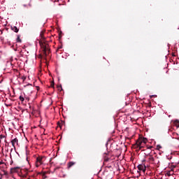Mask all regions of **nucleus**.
Here are the masks:
<instances>
[{
	"mask_svg": "<svg viewBox=\"0 0 179 179\" xmlns=\"http://www.w3.org/2000/svg\"><path fill=\"white\" fill-rule=\"evenodd\" d=\"M41 47L42 48L43 54L45 57H47L50 54V45L46 43H41L40 42Z\"/></svg>",
	"mask_w": 179,
	"mask_h": 179,
	"instance_id": "1",
	"label": "nucleus"
},
{
	"mask_svg": "<svg viewBox=\"0 0 179 179\" xmlns=\"http://www.w3.org/2000/svg\"><path fill=\"white\" fill-rule=\"evenodd\" d=\"M148 143V138H139L138 140H137V141H136V144L134 145V147L136 149L139 148V150H141L142 149V148H143L141 145H142V143Z\"/></svg>",
	"mask_w": 179,
	"mask_h": 179,
	"instance_id": "2",
	"label": "nucleus"
},
{
	"mask_svg": "<svg viewBox=\"0 0 179 179\" xmlns=\"http://www.w3.org/2000/svg\"><path fill=\"white\" fill-rule=\"evenodd\" d=\"M45 160V157L44 156H38L36 159V167H40L43 163H44V161Z\"/></svg>",
	"mask_w": 179,
	"mask_h": 179,
	"instance_id": "3",
	"label": "nucleus"
},
{
	"mask_svg": "<svg viewBox=\"0 0 179 179\" xmlns=\"http://www.w3.org/2000/svg\"><path fill=\"white\" fill-rule=\"evenodd\" d=\"M145 162H146V160H143V164H139L138 166V169L141 171H143L145 173V171H146V165H145Z\"/></svg>",
	"mask_w": 179,
	"mask_h": 179,
	"instance_id": "4",
	"label": "nucleus"
},
{
	"mask_svg": "<svg viewBox=\"0 0 179 179\" xmlns=\"http://www.w3.org/2000/svg\"><path fill=\"white\" fill-rule=\"evenodd\" d=\"M32 5H31V2H29L28 4H24L22 6V9H29L30 8H31Z\"/></svg>",
	"mask_w": 179,
	"mask_h": 179,
	"instance_id": "5",
	"label": "nucleus"
},
{
	"mask_svg": "<svg viewBox=\"0 0 179 179\" xmlns=\"http://www.w3.org/2000/svg\"><path fill=\"white\" fill-rule=\"evenodd\" d=\"M146 156H149V160L150 162H155V158L153 157V156H152V155H150V152H148V154H145Z\"/></svg>",
	"mask_w": 179,
	"mask_h": 179,
	"instance_id": "6",
	"label": "nucleus"
},
{
	"mask_svg": "<svg viewBox=\"0 0 179 179\" xmlns=\"http://www.w3.org/2000/svg\"><path fill=\"white\" fill-rule=\"evenodd\" d=\"M20 169V167H14L10 169L11 173H17V171Z\"/></svg>",
	"mask_w": 179,
	"mask_h": 179,
	"instance_id": "7",
	"label": "nucleus"
},
{
	"mask_svg": "<svg viewBox=\"0 0 179 179\" xmlns=\"http://www.w3.org/2000/svg\"><path fill=\"white\" fill-rule=\"evenodd\" d=\"M17 142H18L17 138H14L11 141V143L13 148H15V143H17Z\"/></svg>",
	"mask_w": 179,
	"mask_h": 179,
	"instance_id": "8",
	"label": "nucleus"
},
{
	"mask_svg": "<svg viewBox=\"0 0 179 179\" xmlns=\"http://www.w3.org/2000/svg\"><path fill=\"white\" fill-rule=\"evenodd\" d=\"M11 29L13 30V31H15V33L19 32V29H17V27H12Z\"/></svg>",
	"mask_w": 179,
	"mask_h": 179,
	"instance_id": "9",
	"label": "nucleus"
},
{
	"mask_svg": "<svg viewBox=\"0 0 179 179\" xmlns=\"http://www.w3.org/2000/svg\"><path fill=\"white\" fill-rule=\"evenodd\" d=\"M72 166H75V162H69V164H68V168H69V169H71V167H72Z\"/></svg>",
	"mask_w": 179,
	"mask_h": 179,
	"instance_id": "10",
	"label": "nucleus"
},
{
	"mask_svg": "<svg viewBox=\"0 0 179 179\" xmlns=\"http://www.w3.org/2000/svg\"><path fill=\"white\" fill-rule=\"evenodd\" d=\"M40 36L42 40H45V38L44 37V31H41Z\"/></svg>",
	"mask_w": 179,
	"mask_h": 179,
	"instance_id": "11",
	"label": "nucleus"
},
{
	"mask_svg": "<svg viewBox=\"0 0 179 179\" xmlns=\"http://www.w3.org/2000/svg\"><path fill=\"white\" fill-rule=\"evenodd\" d=\"M17 43H22V39H20V36H17Z\"/></svg>",
	"mask_w": 179,
	"mask_h": 179,
	"instance_id": "12",
	"label": "nucleus"
},
{
	"mask_svg": "<svg viewBox=\"0 0 179 179\" xmlns=\"http://www.w3.org/2000/svg\"><path fill=\"white\" fill-rule=\"evenodd\" d=\"M57 89L59 92H62V85H57Z\"/></svg>",
	"mask_w": 179,
	"mask_h": 179,
	"instance_id": "13",
	"label": "nucleus"
},
{
	"mask_svg": "<svg viewBox=\"0 0 179 179\" xmlns=\"http://www.w3.org/2000/svg\"><path fill=\"white\" fill-rule=\"evenodd\" d=\"M50 87H55V83H54V81H52L51 83H50Z\"/></svg>",
	"mask_w": 179,
	"mask_h": 179,
	"instance_id": "14",
	"label": "nucleus"
},
{
	"mask_svg": "<svg viewBox=\"0 0 179 179\" xmlns=\"http://www.w3.org/2000/svg\"><path fill=\"white\" fill-rule=\"evenodd\" d=\"M19 99H20V101H24V98L23 96H20Z\"/></svg>",
	"mask_w": 179,
	"mask_h": 179,
	"instance_id": "15",
	"label": "nucleus"
},
{
	"mask_svg": "<svg viewBox=\"0 0 179 179\" xmlns=\"http://www.w3.org/2000/svg\"><path fill=\"white\" fill-rule=\"evenodd\" d=\"M167 176H168V177H170V176H171V173L170 172H168Z\"/></svg>",
	"mask_w": 179,
	"mask_h": 179,
	"instance_id": "16",
	"label": "nucleus"
},
{
	"mask_svg": "<svg viewBox=\"0 0 179 179\" xmlns=\"http://www.w3.org/2000/svg\"><path fill=\"white\" fill-rule=\"evenodd\" d=\"M157 148H158L159 149H162V146L161 145H157Z\"/></svg>",
	"mask_w": 179,
	"mask_h": 179,
	"instance_id": "17",
	"label": "nucleus"
},
{
	"mask_svg": "<svg viewBox=\"0 0 179 179\" xmlns=\"http://www.w3.org/2000/svg\"><path fill=\"white\" fill-rule=\"evenodd\" d=\"M22 79L23 80H26V77H22Z\"/></svg>",
	"mask_w": 179,
	"mask_h": 179,
	"instance_id": "18",
	"label": "nucleus"
},
{
	"mask_svg": "<svg viewBox=\"0 0 179 179\" xmlns=\"http://www.w3.org/2000/svg\"><path fill=\"white\" fill-rule=\"evenodd\" d=\"M148 149H153V146H150Z\"/></svg>",
	"mask_w": 179,
	"mask_h": 179,
	"instance_id": "19",
	"label": "nucleus"
},
{
	"mask_svg": "<svg viewBox=\"0 0 179 179\" xmlns=\"http://www.w3.org/2000/svg\"><path fill=\"white\" fill-rule=\"evenodd\" d=\"M105 162H108V158H106Z\"/></svg>",
	"mask_w": 179,
	"mask_h": 179,
	"instance_id": "20",
	"label": "nucleus"
},
{
	"mask_svg": "<svg viewBox=\"0 0 179 179\" xmlns=\"http://www.w3.org/2000/svg\"><path fill=\"white\" fill-rule=\"evenodd\" d=\"M61 48H62V46L59 47L58 50H61Z\"/></svg>",
	"mask_w": 179,
	"mask_h": 179,
	"instance_id": "21",
	"label": "nucleus"
},
{
	"mask_svg": "<svg viewBox=\"0 0 179 179\" xmlns=\"http://www.w3.org/2000/svg\"><path fill=\"white\" fill-rule=\"evenodd\" d=\"M176 135H178V134H173V136H176Z\"/></svg>",
	"mask_w": 179,
	"mask_h": 179,
	"instance_id": "22",
	"label": "nucleus"
},
{
	"mask_svg": "<svg viewBox=\"0 0 179 179\" xmlns=\"http://www.w3.org/2000/svg\"><path fill=\"white\" fill-rule=\"evenodd\" d=\"M176 139H179L178 138L176 137Z\"/></svg>",
	"mask_w": 179,
	"mask_h": 179,
	"instance_id": "23",
	"label": "nucleus"
},
{
	"mask_svg": "<svg viewBox=\"0 0 179 179\" xmlns=\"http://www.w3.org/2000/svg\"><path fill=\"white\" fill-rule=\"evenodd\" d=\"M5 142H6V140H5Z\"/></svg>",
	"mask_w": 179,
	"mask_h": 179,
	"instance_id": "24",
	"label": "nucleus"
},
{
	"mask_svg": "<svg viewBox=\"0 0 179 179\" xmlns=\"http://www.w3.org/2000/svg\"><path fill=\"white\" fill-rule=\"evenodd\" d=\"M0 164H2V163L0 162Z\"/></svg>",
	"mask_w": 179,
	"mask_h": 179,
	"instance_id": "25",
	"label": "nucleus"
}]
</instances>
